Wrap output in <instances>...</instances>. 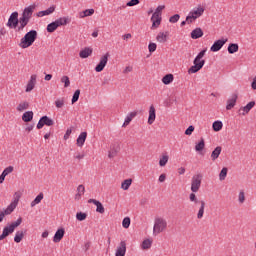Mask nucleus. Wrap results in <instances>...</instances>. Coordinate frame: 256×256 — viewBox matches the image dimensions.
<instances>
[{"label":"nucleus","instance_id":"obj_1","mask_svg":"<svg viewBox=\"0 0 256 256\" xmlns=\"http://www.w3.org/2000/svg\"><path fill=\"white\" fill-rule=\"evenodd\" d=\"M205 53H207V50H201L198 55L195 57L193 63L194 65L191 66L188 69V73H197L199 71H201L205 65V60H203V57H205Z\"/></svg>","mask_w":256,"mask_h":256},{"label":"nucleus","instance_id":"obj_2","mask_svg":"<svg viewBox=\"0 0 256 256\" xmlns=\"http://www.w3.org/2000/svg\"><path fill=\"white\" fill-rule=\"evenodd\" d=\"M35 41H37V32L36 30H30L23 38H21L19 47H21V49H27L28 47H31Z\"/></svg>","mask_w":256,"mask_h":256},{"label":"nucleus","instance_id":"obj_3","mask_svg":"<svg viewBox=\"0 0 256 256\" xmlns=\"http://www.w3.org/2000/svg\"><path fill=\"white\" fill-rule=\"evenodd\" d=\"M165 229H167V220L156 217L154 220L153 235H159V233H163Z\"/></svg>","mask_w":256,"mask_h":256},{"label":"nucleus","instance_id":"obj_4","mask_svg":"<svg viewBox=\"0 0 256 256\" xmlns=\"http://www.w3.org/2000/svg\"><path fill=\"white\" fill-rule=\"evenodd\" d=\"M67 23H69V21L66 17L59 18V19L55 20L54 22L48 24L47 28H46V31L48 33H55V31H57L58 27H61L63 25H67Z\"/></svg>","mask_w":256,"mask_h":256},{"label":"nucleus","instance_id":"obj_5","mask_svg":"<svg viewBox=\"0 0 256 256\" xmlns=\"http://www.w3.org/2000/svg\"><path fill=\"white\" fill-rule=\"evenodd\" d=\"M165 9V5H160L156 8L155 12L152 14V29L157 28L161 25V11Z\"/></svg>","mask_w":256,"mask_h":256},{"label":"nucleus","instance_id":"obj_6","mask_svg":"<svg viewBox=\"0 0 256 256\" xmlns=\"http://www.w3.org/2000/svg\"><path fill=\"white\" fill-rule=\"evenodd\" d=\"M203 179V175L197 174L192 177V182H191V191L192 193H197L199 189H201V181Z\"/></svg>","mask_w":256,"mask_h":256},{"label":"nucleus","instance_id":"obj_7","mask_svg":"<svg viewBox=\"0 0 256 256\" xmlns=\"http://www.w3.org/2000/svg\"><path fill=\"white\" fill-rule=\"evenodd\" d=\"M7 27L10 29H17L19 25V12H13L7 22Z\"/></svg>","mask_w":256,"mask_h":256},{"label":"nucleus","instance_id":"obj_8","mask_svg":"<svg viewBox=\"0 0 256 256\" xmlns=\"http://www.w3.org/2000/svg\"><path fill=\"white\" fill-rule=\"evenodd\" d=\"M53 127L55 125V122L53 119L49 118L48 116H42L40 120L37 123V129H43V127Z\"/></svg>","mask_w":256,"mask_h":256},{"label":"nucleus","instance_id":"obj_9","mask_svg":"<svg viewBox=\"0 0 256 256\" xmlns=\"http://www.w3.org/2000/svg\"><path fill=\"white\" fill-rule=\"evenodd\" d=\"M109 56H110L109 52H107L105 55H103L100 58V62L95 67L96 73H101V71H103V69H105L107 62L109 61Z\"/></svg>","mask_w":256,"mask_h":256},{"label":"nucleus","instance_id":"obj_10","mask_svg":"<svg viewBox=\"0 0 256 256\" xmlns=\"http://www.w3.org/2000/svg\"><path fill=\"white\" fill-rule=\"evenodd\" d=\"M227 41H229V39L227 38L216 40L211 46L210 51H212L213 53H217V51H221V49H223V45H225Z\"/></svg>","mask_w":256,"mask_h":256},{"label":"nucleus","instance_id":"obj_11","mask_svg":"<svg viewBox=\"0 0 256 256\" xmlns=\"http://www.w3.org/2000/svg\"><path fill=\"white\" fill-rule=\"evenodd\" d=\"M33 11H35V5H30L26 7L22 13V19L31 21V17H33Z\"/></svg>","mask_w":256,"mask_h":256},{"label":"nucleus","instance_id":"obj_12","mask_svg":"<svg viewBox=\"0 0 256 256\" xmlns=\"http://www.w3.org/2000/svg\"><path fill=\"white\" fill-rule=\"evenodd\" d=\"M126 253H127V243L122 240L116 249L115 256H125Z\"/></svg>","mask_w":256,"mask_h":256},{"label":"nucleus","instance_id":"obj_13","mask_svg":"<svg viewBox=\"0 0 256 256\" xmlns=\"http://www.w3.org/2000/svg\"><path fill=\"white\" fill-rule=\"evenodd\" d=\"M203 13H205V7L201 5H198V7H195L193 10L190 11V14L193 15L196 19L202 17Z\"/></svg>","mask_w":256,"mask_h":256},{"label":"nucleus","instance_id":"obj_14","mask_svg":"<svg viewBox=\"0 0 256 256\" xmlns=\"http://www.w3.org/2000/svg\"><path fill=\"white\" fill-rule=\"evenodd\" d=\"M253 107H255V101H251L249 102L246 106L241 107L238 110L239 115H247V113H249V111H251V109H253Z\"/></svg>","mask_w":256,"mask_h":256},{"label":"nucleus","instance_id":"obj_15","mask_svg":"<svg viewBox=\"0 0 256 256\" xmlns=\"http://www.w3.org/2000/svg\"><path fill=\"white\" fill-rule=\"evenodd\" d=\"M237 99H238V95L237 94H233L231 96V98H229L227 100V105H226L227 111H231L233 109V107H235V105L237 104Z\"/></svg>","mask_w":256,"mask_h":256},{"label":"nucleus","instance_id":"obj_16","mask_svg":"<svg viewBox=\"0 0 256 256\" xmlns=\"http://www.w3.org/2000/svg\"><path fill=\"white\" fill-rule=\"evenodd\" d=\"M88 203H93V205H96V212L97 213H105V207H103V204L99 201V200H96V199H89L88 200Z\"/></svg>","mask_w":256,"mask_h":256},{"label":"nucleus","instance_id":"obj_17","mask_svg":"<svg viewBox=\"0 0 256 256\" xmlns=\"http://www.w3.org/2000/svg\"><path fill=\"white\" fill-rule=\"evenodd\" d=\"M36 83H37V75H32L26 86V93H31V90L35 89Z\"/></svg>","mask_w":256,"mask_h":256},{"label":"nucleus","instance_id":"obj_18","mask_svg":"<svg viewBox=\"0 0 256 256\" xmlns=\"http://www.w3.org/2000/svg\"><path fill=\"white\" fill-rule=\"evenodd\" d=\"M169 39V31L166 32H159L156 36V41L158 43H167V40Z\"/></svg>","mask_w":256,"mask_h":256},{"label":"nucleus","instance_id":"obj_19","mask_svg":"<svg viewBox=\"0 0 256 256\" xmlns=\"http://www.w3.org/2000/svg\"><path fill=\"white\" fill-rule=\"evenodd\" d=\"M63 237H65V229L60 228L54 234V237H53L54 243H59L61 239H63Z\"/></svg>","mask_w":256,"mask_h":256},{"label":"nucleus","instance_id":"obj_20","mask_svg":"<svg viewBox=\"0 0 256 256\" xmlns=\"http://www.w3.org/2000/svg\"><path fill=\"white\" fill-rule=\"evenodd\" d=\"M14 229L10 226H5L3 228L2 234L0 235V241H3V239H6V237H9L12 233H14Z\"/></svg>","mask_w":256,"mask_h":256},{"label":"nucleus","instance_id":"obj_21","mask_svg":"<svg viewBox=\"0 0 256 256\" xmlns=\"http://www.w3.org/2000/svg\"><path fill=\"white\" fill-rule=\"evenodd\" d=\"M156 119V114H155V107L150 106L149 109V117H148V125H153Z\"/></svg>","mask_w":256,"mask_h":256},{"label":"nucleus","instance_id":"obj_22","mask_svg":"<svg viewBox=\"0 0 256 256\" xmlns=\"http://www.w3.org/2000/svg\"><path fill=\"white\" fill-rule=\"evenodd\" d=\"M87 140V132H82L77 138L78 147H83L85 145V141Z\"/></svg>","mask_w":256,"mask_h":256},{"label":"nucleus","instance_id":"obj_23","mask_svg":"<svg viewBox=\"0 0 256 256\" xmlns=\"http://www.w3.org/2000/svg\"><path fill=\"white\" fill-rule=\"evenodd\" d=\"M52 13H55V6H51L46 10L38 12L37 17H45L47 15H51Z\"/></svg>","mask_w":256,"mask_h":256},{"label":"nucleus","instance_id":"obj_24","mask_svg":"<svg viewBox=\"0 0 256 256\" xmlns=\"http://www.w3.org/2000/svg\"><path fill=\"white\" fill-rule=\"evenodd\" d=\"M93 53V49L86 47L85 49H83L82 51H80L79 53V57H81V59H87V57H90V55Z\"/></svg>","mask_w":256,"mask_h":256},{"label":"nucleus","instance_id":"obj_25","mask_svg":"<svg viewBox=\"0 0 256 256\" xmlns=\"http://www.w3.org/2000/svg\"><path fill=\"white\" fill-rule=\"evenodd\" d=\"M223 149L221 148V146H217L211 153V159L212 161H217V159H219V156L221 155V151Z\"/></svg>","mask_w":256,"mask_h":256},{"label":"nucleus","instance_id":"obj_26","mask_svg":"<svg viewBox=\"0 0 256 256\" xmlns=\"http://www.w3.org/2000/svg\"><path fill=\"white\" fill-rule=\"evenodd\" d=\"M18 23H20V25L18 26L17 31L21 32L25 29V27H27V25H29V20H27L26 18L20 17V19L18 20Z\"/></svg>","mask_w":256,"mask_h":256},{"label":"nucleus","instance_id":"obj_27","mask_svg":"<svg viewBox=\"0 0 256 256\" xmlns=\"http://www.w3.org/2000/svg\"><path fill=\"white\" fill-rule=\"evenodd\" d=\"M25 233H27V230L17 231L14 237L15 243H21V241H23V237H25Z\"/></svg>","mask_w":256,"mask_h":256},{"label":"nucleus","instance_id":"obj_28","mask_svg":"<svg viewBox=\"0 0 256 256\" xmlns=\"http://www.w3.org/2000/svg\"><path fill=\"white\" fill-rule=\"evenodd\" d=\"M135 117H137V112H130L127 117L125 118V121L123 123V127H127V125H129V123H131V121H133V119H135Z\"/></svg>","mask_w":256,"mask_h":256},{"label":"nucleus","instance_id":"obj_29","mask_svg":"<svg viewBox=\"0 0 256 256\" xmlns=\"http://www.w3.org/2000/svg\"><path fill=\"white\" fill-rule=\"evenodd\" d=\"M203 36V30L201 28H196L191 32L192 39H201Z\"/></svg>","mask_w":256,"mask_h":256},{"label":"nucleus","instance_id":"obj_30","mask_svg":"<svg viewBox=\"0 0 256 256\" xmlns=\"http://www.w3.org/2000/svg\"><path fill=\"white\" fill-rule=\"evenodd\" d=\"M22 121H24V123H29L31 121H33V111H27L22 115Z\"/></svg>","mask_w":256,"mask_h":256},{"label":"nucleus","instance_id":"obj_31","mask_svg":"<svg viewBox=\"0 0 256 256\" xmlns=\"http://www.w3.org/2000/svg\"><path fill=\"white\" fill-rule=\"evenodd\" d=\"M237 51H239V44L230 43L228 46V53H230V55H233V53H237Z\"/></svg>","mask_w":256,"mask_h":256},{"label":"nucleus","instance_id":"obj_32","mask_svg":"<svg viewBox=\"0 0 256 256\" xmlns=\"http://www.w3.org/2000/svg\"><path fill=\"white\" fill-rule=\"evenodd\" d=\"M203 149H205V139L201 138V140L195 145V151H197V153H201Z\"/></svg>","mask_w":256,"mask_h":256},{"label":"nucleus","instance_id":"obj_33","mask_svg":"<svg viewBox=\"0 0 256 256\" xmlns=\"http://www.w3.org/2000/svg\"><path fill=\"white\" fill-rule=\"evenodd\" d=\"M200 208L197 214V219H203V215L205 213V201H200Z\"/></svg>","mask_w":256,"mask_h":256},{"label":"nucleus","instance_id":"obj_34","mask_svg":"<svg viewBox=\"0 0 256 256\" xmlns=\"http://www.w3.org/2000/svg\"><path fill=\"white\" fill-rule=\"evenodd\" d=\"M173 74H166L163 78H162V83H164V85H170V83H173Z\"/></svg>","mask_w":256,"mask_h":256},{"label":"nucleus","instance_id":"obj_35","mask_svg":"<svg viewBox=\"0 0 256 256\" xmlns=\"http://www.w3.org/2000/svg\"><path fill=\"white\" fill-rule=\"evenodd\" d=\"M81 195H85V186H83V184H80L77 187V194L75 195V199H81Z\"/></svg>","mask_w":256,"mask_h":256},{"label":"nucleus","instance_id":"obj_36","mask_svg":"<svg viewBox=\"0 0 256 256\" xmlns=\"http://www.w3.org/2000/svg\"><path fill=\"white\" fill-rule=\"evenodd\" d=\"M119 153V147H111V150L108 153L109 159H113V157H117V154Z\"/></svg>","mask_w":256,"mask_h":256},{"label":"nucleus","instance_id":"obj_37","mask_svg":"<svg viewBox=\"0 0 256 256\" xmlns=\"http://www.w3.org/2000/svg\"><path fill=\"white\" fill-rule=\"evenodd\" d=\"M95 13L94 9H86L80 14V18L91 17Z\"/></svg>","mask_w":256,"mask_h":256},{"label":"nucleus","instance_id":"obj_38","mask_svg":"<svg viewBox=\"0 0 256 256\" xmlns=\"http://www.w3.org/2000/svg\"><path fill=\"white\" fill-rule=\"evenodd\" d=\"M133 183V180L132 179H126L122 182L121 184V188L124 190V191H127L129 189V187H131V184Z\"/></svg>","mask_w":256,"mask_h":256},{"label":"nucleus","instance_id":"obj_39","mask_svg":"<svg viewBox=\"0 0 256 256\" xmlns=\"http://www.w3.org/2000/svg\"><path fill=\"white\" fill-rule=\"evenodd\" d=\"M43 201V193L41 192L36 198L31 202V207H35V205H39V203Z\"/></svg>","mask_w":256,"mask_h":256},{"label":"nucleus","instance_id":"obj_40","mask_svg":"<svg viewBox=\"0 0 256 256\" xmlns=\"http://www.w3.org/2000/svg\"><path fill=\"white\" fill-rule=\"evenodd\" d=\"M212 129L213 131H221L223 129V122L221 121H215L213 124H212Z\"/></svg>","mask_w":256,"mask_h":256},{"label":"nucleus","instance_id":"obj_41","mask_svg":"<svg viewBox=\"0 0 256 256\" xmlns=\"http://www.w3.org/2000/svg\"><path fill=\"white\" fill-rule=\"evenodd\" d=\"M26 109H29V102H21L17 106V111H25Z\"/></svg>","mask_w":256,"mask_h":256},{"label":"nucleus","instance_id":"obj_42","mask_svg":"<svg viewBox=\"0 0 256 256\" xmlns=\"http://www.w3.org/2000/svg\"><path fill=\"white\" fill-rule=\"evenodd\" d=\"M23 223V218H18L15 222H12L9 226L15 231L19 225Z\"/></svg>","mask_w":256,"mask_h":256},{"label":"nucleus","instance_id":"obj_43","mask_svg":"<svg viewBox=\"0 0 256 256\" xmlns=\"http://www.w3.org/2000/svg\"><path fill=\"white\" fill-rule=\"evenodd\" d=\"M151 245H153V241L146 239L142 242V249H151Z\"/></svg>","mask_w":256,"mask_h":256},{"label":"nucleus","instance_id":"obj_44","mask_svg":"<svg viewBox=\"0 0 256 256\" xmlns=\"http://www.w3.org/2000/svg\"><path fill=\"white\" fill-rule=\"evenodd\" d=\"M228 171L229 170L227 169V167L222 168V170H221V172L219 174L220 181H225V178L227 177V172Z\"/></svg>","mask_w":256,"mask_h":256},{"label":"nucleus","instance_id":"obj_45","mask_svg":"<svg viewBox=\"0 0 256 256\" xmlns=\"http://www.w3.org/2000/svg\"><path fill=\"white\" fill-rule=\"evenodd\" d=\"M81 95V90H76L72 97V105L79 101V96Z\"/></svg>","mask_w":256,"mask_h":256},{"label":"nucleus","instance_id":"obj_46","mask_svg":"<svg viewBox=\"0 0 256 256\" xmlns=\"http://www.w3.org/2000/svg\"><path fill=\"white\" fill-rule=\"evenodd\" d=\"M168 162H169V156L164 155V156H162V158L159 160V165H160V167H165Z\"/></svg>","mask_w":256,"mask_h":256},{"label":"nucleus","instance_id":"obj_47","mask_svg":"<svg viewBox=\"0 0 256 256\" xmlns=\"http://www.w3.org/2000/svg\"><path fill=\"white\" fill-rule=\"evenodd\" d=\"M130 226H131V218L125 217L122 221V227H124V229H129Z\"/></svg>","mask_w":256,"mask_h":256},{"label":"nucleus","instance_id":"obj_48","mask_svg":"<svg viewBox=\"0 0 256 256\" xmlns=\"http://www.w3.org/2000/svg\"><path fill=\"white\" fill-rule=\"evenodd\" d=\"M76 219H77V221H85V219H87V213L77 212Z\"/></svg>","mask_w":256,"mask_h":256},{"label":"nucleus","instance_id":"obj_49","mask_svg":"<svg viewBox=\"0 0 256 256\" xmlns=\"http://www.w3.org/2000/svg\"><path fill=\"white\" fill-rule=\"evenodd\" d=\"M61 83H64V87L67 88L71 85V80H69V76H62Z\"/></svg>","mask_w":256,"mask_h":256},{"label":"nucleus","instance_id":"obj_50","mask_svg":"<svg viewBox=\"0 0 256 256\" xmlns=\"http://www.w3.org/2000/svg\"><path fill=\"white\" fill-rule=\"evenodd\" d=\"M186 21L188 25H191V23L197 21V18H195L194 15L189 12L188 16L186 17Z\"/></svg>","mask_w":256,"mask_h":256},{"label":"nucleus","instance_id":"obj_51","mask_svg":"<svg viewBox=\"0 0 256 256\" xmlns=\"http://www.w3.org/2000/svg\"><path fill=\"white\" fill-rule=\"evenodd\" d=\"M148 51L149 53H155V51H157V44L150 42L148 45Z\"/></svg>","mask_w":256,"mask_h":256},{"label":"nucleus","instance_id":"obj_52","mask_svg":"<svg viewBox=\"0 0 256 256\" xmlns=\"http://www.w3.org/2000/svg\"><path fill=\"white\" fill-rule=\"evenodd\" d=\"M57 109H61L65 105V100L63 98L55 101Z\"/></svg>","mask_w":256,"mask_h":256},{"label":"nucleus","instance_id":"obj_53","mask_svg":"<svg viewBox=\"0 0 256 256\" xmlns=\"http://www.w3.org/2000/svg\"><path fill=\"white\" fill-rule=\"evenodd\" d=\"M189 199L192 203H201V201L197 199V195H195V192L189 195Z\"/></svg>","mask_w":256,"mask_h":256},{"label":"nucleus","instance_id":"obj_54","mask_svg":"<svg viewBox=\"0 0 256 256\" xmlns=\"http://www.w3.org/2000/svg\"><path fill=\"white\" fill-rule=\"evenodd\" d=\"M180 18H181V16L179 14H175V15H173L169 18V22L170 23H177V21H179Z\"/></svg>","mask_w":256,"mask_h":256},{"label":"nucleus","instance_id":"obj_55","mask_svg":"<svg viewBox=\"0 0 256 256\" xmlns=\"http://www.w3.org/2000/svg\"><path fill=\"white\" fill-rule=\"evenodd\" d=\"M238 201L239 203H245V192L243 190L239 192Z\"/></svg>","mask_w":256,"mask_h":256},{"label":"nucleus","instance_id":"obj_56","mask_svg":"<svg viewBox=\"0 0 256 256\" xmlns=\"http://www.w3.org/2000/svg\"><path fill=\"white\" fill-rule=\"evenodd\" d=\"M195 131V127L193 125L189 126L186 130H185V135H193V132Z\"/></svg>","mask_w":256,"mask_h":256},{"label":"nucleus","instance_id":"obj_57","mask_svg":"<svg viewBox=\"0 0 256 256\" xmlns=\"http://www.w3.org/2000/svg\"><path fill=\"white\" fill-rule=\"evenodd\" d=\"M6 177L7 175H9V173H13V166H8L7 168H5L2 172Z\"/></svg>","mask_w":256,"mask_h":256},{"label":"nucleus","instance_id":"obj_58","mask_svg":"<svg viewBox=\"0 0 256 256\" xmlns=\"http://www.w3.org/2000/svg\"><path fill=\"white\" fill-rule=\"evenodd\" d=\"M139 0H130L129 2H127V7H135V5H139Z\"/></svg>","mask_w":256,"mask_h":256},{"label":"nucleus","instance_id":"obj_59","mask_svg":"<svg viewBox=\"0 0 256 256\" xmlns=\"http://www.w3.org/2000/svg\"><path fill=\"white\" fill-rule=\"evenodd\" d=\"M73 133V130L71 128H68L66 133L64 134V140L67 141L69 139V136Z\"/></svg>","mask_w":256,"mask_h":256},{"label":"nucleus","instance_id":"obj_60","mask_svg":"<svg viewBox=\"0 0 256 256\" xmlns=\"http://www.w3.org/2000/svg\"><path fill=\"white\" fill-rule=\"evenodd\" d=\"M14 201H13V203H15L16 205H18V203H19V199H21V194H19V193H15L14 194Z\"/></svg>","mask_w":256,"mask_h":256},{"label":"nucleus","instance_id":"obj_61","mask_svg":"<svg viewBox=\"0 0 256 256\" xmlns=\"http://www.w3.org/2000/svg\"><path fill=\"white\" fill-rule=\"evenodd\" d=\"M7 208L13 213V211H15V209L17 208V204L15 202H12Z\"/></svg>","mask_w":256,"mask_h":256},{"label":"nucleus","instance_id":"obj_62","mask_svg":"<svg viewBox=\"0 0 256 256\" xmlns=\"http://www.w3.org/2000/svg\"><path fill=\"white\" fill-rule=\"evenodd\" d=\"M165 179H167V176H166L165 174H161V175L159 176L158 181H159L160 183H165Z\"/></svg>","mask_w":256,"mask_h":256},{"label":"nucleus","instance_id":"obj_63","mask_svg":"<svg viewBox=\"0 0 256 256\" xmlns=\"http://www.w3.org/2000/svg\"><path fill=\"white\" fill-rule=\"evenodd\" d=\"M251 87L254 91H256V76L254 77L252 83H251Z\"/></svg>","mask_w":256,"mask_h":256},{"label":"nucleus","instance_id":"obj_64","mask_svg":"<svg viewBox=\"0 0 256 256\" xmlns=\"http://www.w3.org/2000/svg\"><path fill=\"white\" fill-rule=\"evenodd\" d=\"M178 173H179V175H185V168L184 167H180L178 169Z\"/></svg>","mask_w":256,"mask_h":256}]
</instances>
